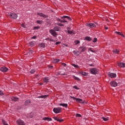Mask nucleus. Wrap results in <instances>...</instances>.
Returning a JSON list of instances; mask_svg holds the SVG:
<instances>
[{
    "label": "nucleus",
    "mask_w": 125,
    "mask_h": 125,
    "mask_svg": "<svg viewBox=\"0 0 125 125\" xmlns=\"http://www.w3.org/2000/svg\"><path fill=\"white\" fill-rule=\"evenodd\" d=\"M61 19H62V23H67V22H68L67 21V20H69V21H71V20H72V19H71V17L68 16H62L61 17Z\"/></svg>",
    "instance_id": "1"
},
{
    "label": "nucleus",
    "mask_w": 125,
    "mask_h": 125,
    "mask_svg": "<svg viewBox=\"0 0 125 125\" xmlns=\"http://www.w3.org/2000/svg\"><path fill=\"white\" fill-rule=\"evenodd\" d=\"M90 72L92 75H96L98 74V70L97 68H91L90 69Z\"/></svg>",
    "instance_id": "2"
},
{
    "label": "nucleus",
    "mask_w": 125,
    "mask_h": 125,
    "mask_svg": "<svg viewBox=\"0 0 125 125\" xmlns=\"http://www.w3.org/2000/svg\"><path fill=\"white\" fill-rule=\"evenodd\" d=\"M62 111V108L60 107H56L53 109V112L55 113V114H59V113H61Z\"/></svg>",
    "instance_id": "3"
},
{
    "label": "nucleus",
    "mask_w": 125,
    "mask_h": 125,
    "mask_svg": "<svg viewBox=\"0 0 125 125\" xmlns=\"http://www.w3.org/2000/svg\"><path fill=\"white\" fill-rule=\"evenodd\" d=\"M9 16L12 19H16L18 17V15H17V14L15 13H10L9 14Z\"/></svg>",
    "instance_id": "4"
},
{
    "label": "nucleus",
    "mask_w": 125,
    "mask_h": 125,
    "mask_svg": "<svg viewBox=\"0 0 125 125\" xmlns=\"http://www.w3.org/2000/svg\"><path fill=\"white\" fill-rule=\"evenodd\" d=\"M50 33L52 36H54L55 38L57 36V33L55 32V30L51 29L50 30Z\"/></svg>",
    "instance_id": "5"
},
{
    "label": "nucleus",
    "mask_w": 125,
    "mask_h": 125,
    "mask_svg": "<svg viewBox=\"0 0 125 125\" xmlns=\"http://www.w3.org/2000/svg\"><path fill=\"white\" fill-rule=\"evenodd\" d=\"M87 27H89V28H95L96 27V25L94 23H87L86 24Z\"/></svg>",
    "instance_id": "6"
},
{
    "label": "nucleus",
    "mask_w": 125,
    "mask_h": 125,
    "mask_svg": "<svg viewBox=\"0 0 125 125\" xmlns=\"http://www.w3.org/2000/svg\"><path fill=\"white\" fill-rule=\"evenodd\" d=\"M79 50L80 51L81 53L83 52L86 50V47L85 46H81L79 47Z\"/></svg>",
    "instance_id": "7"
},
{
    "label": "nucleus",
    "mask_w": 125,
    "mask_h": 125,
    "mask_svg": "<svg viewBox=\"0 0 125 125\" xmlns=\"http://www.w3.org/2000/svg\"><path fill=\"white\" fill-rule=\"evenodd\" d=\"M50 79L48 77H45L43 79V83H45V84H46L49 82Z\"/></svg>",
    "instance_id": "8"
},
{
    "label": "nucleus",
    "mask_w": 125,
    "mask_h": 125,
    "mask_svg": "<svg viewBox=\"0 0 125 125\" xmlns=\"http://www.w3.org/2000/svg\"><path fill=\"white\" fill-rule=\"evenodd\" d=\"M55 121H57V122H59L60 123H62V122H64V120L61 119L60 118L55 117L53 118Z\"/></svg>",
    "instance_id": "9"
},
{
    "label": "nucleus",
    "mask_w": 125,
    "mask_h": 125,
    "mask_svg": "<svg viewBox=\"0 0 125 125\" xmlns=\"http://www.w3.org/2000/svg\"><path fill=\"white\" fill-rule=\"evenodd\" d=\"M17 124H18L19 125H26L25 124V123H24L23 121L21 120H18L17 121Z\"/></svg>",
    "instance_id": "10"
},
{
    "label": "nucleus",
    "mask_w": 125,
    "mask_h": 125,
    "mask_svg": "<svg viewBox=\"0 0 125 125\" xmlns=\"http://www.w3.org/2000/svg\"><path fill=\"white\" fill-rule=\"evenodd\" d=\"M37 14L40 16V17H43V18H47V16L43 14L42 13H38Z\"/></svg>",
    "instance_id": "11"
},
{
    "label": "nucleus",
    "mask_w": 125,
    "mask_h": 125,
    "mask_svg": "<svg viewBox=\"0 0 125 125\" xmlns=\"http://www.w3.org/2000/svg\"><path fill=\"white\" fill-rule=\"evenodd\" d=\"M110 85H111V86H113L115 87L118 85V83H117V82L115 81H112L111 82H110Z\"/></svg>",
    "instance_id": "12"
},
{
    "label": "nucleus",
    "mask_w": 125,
    "mask_h": 125,
    "mask_svg": "<svg viewBox=\"0 0 125 125\" xmlns=\"http://www.w3.org/2000/svg\"><path fill=\"white\" fill-rule=\"evenodd\" d=\"M25 106H30L31 105V100H27L25 102Z\"/></svg>",
    "instance_id": "13"
},
{
    "label": "nucleus",
    "mask_w": 125,
    "mask_h": 125,
    "mask_svg": "<svg viewBox=\"0 0 125 125\" xmlns=\"http://www.w3.org/2000/svg\"><path fill=\"white\" fill-rule=\"evenodd\" d=\"M108 76L110 78H116V77H117V74L115 73H109L108 74Z\"/></svg>",
    "instance_id": "14"
},
{
    "label": "nucleus",
    "mask_w": 125,
    "mask_h": 125,
    "mask_svg": "<svg viewBox=\"0 0 125 125\" xmlns=\"http://www.w3.org/2000/svg\"><path fill=\"white\" fill-rule=\"evenodd\" d=\"M118 66H119V67H123L124 68H125V63L124 62H118Z\"/></svg>",
    "instance_id": "15"
},
{
    "label": "nucleus",
    "mask_w": 125,
    "mask_h": 125,
    "mask_svg": "<svg viewBox=\"0 0 125 125\" xmlns=\"http://www.w3.org/2000/svg\"><path fill=\"white\" fill-rule=\"evenodd\" d=\"M73 53L75 54V55H76L77 56H79L80 54H81V52H79V51L77 50H74L73 51Z\"/></svg>",
    "instance_id": "16"
},
{
    "label": "nucleus",
    "mask_w": 125,
    "mask_h": 125,
    "mask_svg": "<svg viewBox=\"0 0 125 125\" xmlns=\"http://www.w3.org/2000/svg\"><path fill=\"white\" fill-rule=\"evenodd\" d=\"M8 70V68L6 67H2L1 68V71H2V72H7Z\"/></svg>",
    "instance_id": "17"
},
{
    "label": "nucleus",
    "mask_w": 125,
    "mask_h": 125,
    "mask_svg": "<svg viewBox=\"0 0 125 125\" xmlns=\"http://www.w3.org/2000/svg\"><path fill=\"white\" fill-rule=\"evenodd\" d=\"M11 99V100H12V101H14L15 102H16L17 101H18V100H19V99L18 98L15 97H12Z\"/></svg>",
    "instance_id": "18"
},
{
    "label": "nucleus",
    "mask_w": 125,
    "mask_h": 125,
    "mask_svg": "<svg viewBox=\"0 0 125 125\" xmlns=\"http://www.w3.org/2000/svg\"><path fill=\"white\" fill-rule=\"evenodd\" d=\"M76 102H78V103H81L82 104L84 103L82 99L79 98L76 99Z\"/></svg>",
    "instance_id": "19"
},
{
    "label": "nucleus",
    "mask_w": 125,
    "mask_h": 125,
    "mask_svg": "<svg viewBox=\"0 0 125 125\" xmlns=\"http://www.w3.org/2000/svg\"><path fill=\"white\" fill-rule=\"evenodd\" d=\"M35 43H36V42L35 41L33 42H31L29 43V46H34V45H35Z\"/></svg>",
    "instance_id": "20"
},
{
    "label": "nucleus",
    "mask_w": 125,
    "mask_h": 125,
    "mask_svg": "<svg viewBox=\"0 0 125 125\" xmlns=\"http://www.w3.org/2000/svg\"><path fill=\"white\" fill-rule=\"evenodd\" d=\"M60 106H62V107H65L67 108L68 107V104H60Z\"/></svg>",
    "instance_id": "21"
},
{
    "label": "nucleus",
    "mask_w": 125,
    "mask_h": 125,
    "mask_svg": "<svg viewBox=\"0 0 125 125\" xmlns=\"http://www.w3.org/2000/svg\"><path fill=\"white\" fill-rule=\"evenodd\" d=\"M43 121H52L51 118H49L48 117H44L43 118Z\"/></svg>",
    "instance_id": "22"
},
{
    "label": "nucleus",
    "mask_w": 125,
    "mask_h": 125,
    "mask_svg": "<svg viewBox=\"0 0 125 125\" xmlns=\"http://www.w3.org/2000/svg\"><path fill=\"white\" fill-rule=\"evenodd\" d=\"M54 30H55V31H56V32H59V31H60L59 26H55V27H54Z\"/></svg>",
    "instance_id": "23"
},
{
    "label": "nucleus",
    "mask_w": 125,
    "mask_h": 125,
    "mask_svg": "<svg viewBox=\"0 0 125 125\" xmlns=\"http://www.w3.org/2000/svg\"><path fill=\"white\" fill-rule=\"evenodd\" d=\"M84 40L85 41H91V38H90V37L87 36V37H85L84 38Z\"/></svg>",
    "instance_id": "24"
},
{
    "label": "nucleus",
    "mask_w": 125,
    "mask_h": 125,
    "mask_svg": "<svg viewBox=\"0 0 125 125\" xmlns=\"http://www.w3.org/2000/svg\"><path fill=\"white\" fill-rule=\"evenodd\" d=\"M115 34H117V35H120V36H122V37L125 38V36L123 35V34L121 33V32H120L116 31L115 32Z\"/></svg>",
    "instance_id": "25"
},
{
    "label": "nucleus",
    "mask_w": 125,
    "mask_h": 125,
    "mask_svg": "<svg viewBox=\"0 0 125 125\" xmlns=\"http://www.w3.org/2000/svg\"><path fill=\"white\" fill-rule=\"evenodd\" d=\"M60 62V60L59 59H54L53 60V63H58V62Z\"/></svg>",
    "instance_id": "26"
},
{
    "label": "nucleus",
    "mask_w": 125,
    "mask_h": 125,
    "mask_svg": "<svg viewBox=\"0 0 125 125\" xmlns=\"http://www.w3.org/2000/svg\"><path fill=\"white\" fill-rule=\"evenodd\" d=\"M114 53H115V54H119V53L120 52V50L118 49H114L113 50Z\"/></svg>",
    "instance_id": "27"
},
{
    "label": "nucleus",
    "mask_w": 125,
    "mask_h": 125,
    "mask_svg": "<svg viewBox=\"0 0 125 125\" xmlns=\"http://www.w3.org/2000/svg\"><path fill=\"white\" fill-rule=\"evenodd\" d=\"M88 51H91V52H93V53H95V51L93 50L92 48H88Z\"/></svg>",
    "instance_id": "28"
},
{
    "label": "nucleus",
    "mask_w": 125,
    "mask_h": 125,
    "mask_svg": "<svg viewBox=\"0 0 125 125\" xmlns=\"http://www.w3.org/2000/svg\"><path fill=\"white\" fill-rule=\"evenodd\" d=\"M47 97V95H45L40 96L38 97V98H46Z\"/></svg>",
    "instance_id": "29"
},
{
    "label": "nucleus",
    "mask_w": 125,
    "mask_h": 125,
    "mask_svg": "<svg viewBox=\"0 0 125 125\" xmlns=\"http://www.w3.org/2000/svg\"><path fill=\"white\" fill-rule=\"evenodd\" d=\"M37 23H38V24H40V25H42L43 21H37Z\"/></svg>",
    "instance_id": "30"
},
{
    "label": "nucleus",
    "mask_w": 125,
    "mask_h": 125,
    "mask_svg": "<svg viewBox=\"0 0 125 125\" xmlns=\"http://www.w3.org/2000/svg\"><path fill=\"white\" fill-rule=\"evenodd\" d=\"M33 52H34V51H33V50H30L28 53H27V55H31V54H32V53H33Z\"/></svg>",
    "instance_id": "31"
},
{
    "label": "nucleus",
    "mask_w": 125,
    "mask_h": 125,
    "mask_svg": "<svg viewBox=\"0 0 125 125\" xmlns=\"http://www.w3.org/2000/svg\"><path fill=\"white\" fill-rule=\"evenodd\" d=\"M72 65L73 66V67L75 68H77L78 69L79 68V66L78 65V64H72Z\"/></svg>",
    "instance_id": "32"
},
{
    "label": "nucleus",
    "mask_w": 125,
    "mask_h": 125,
    "mask_svg": "<svg viewBox=\"0 0 125 125\" xmlns=\"http://www.w3.org/2000/svg\"><path fill=\"white\" fill-rule=\"evenodd\" d=\"M82 75H83V76H87V75H88V73L84 72H82Z\"/></svg>",
    "instance_id": "33"
},
{
    "label": "nucleus",
    "mask_w": 125,
    "mask_h": 125,
    "mask_svg": "<svg viewBox=\"0 0 125 125\" xmlns=\"http://www.w3.org/2000/svg\"><path fill=\"white\" fill-rule=\"evenodd\" d=\"M102 119L103 121H104V122H107V121H109V119L107 118L102 117Z\"/></svg>",
    "instance_id": "34"
},
{
    "label": "nucleus",
    "mask_w": 125,
    "mask_h": 125,
    "mask_svg": "<svg viewBox=\"0 0 125 125\" xmlns=\"http://www.w3.org/2000/svg\"><path fill=\"white\" fill-rule=\"evenodd\" d=\"M73 79H74V80H76V81H81L80 80V78H79L75 76H73Z\"/></svg>",
    "instance_id": "35"
},
{
    "label": "nucleus",
    "mask_w": 125,
    "mask_h": 125,
    "mask_svg": "<svg viewBox=\"0 0 125 125\" xmlns=\"http://www.w3.org/2000/svg\"><path fill=\"white\" fill-rule=\"evenodd\" d=\"M67 33L68 34H70V35H72V34H73L74 32L71 30H67Z\"/></svg>",
    "instance_id": "36"
},
{
    "label": "nucleus",
    "mask_w": 125,
    "mask_h": 125,
    "mask_svg": "<svg viewBox=\"0 0 125 125\" xmlns=\"http://www.w3.org/2000/svg\"><path fill=\"white\" fill-rule=\"evenodd\" d=\"M47 41H49V42H55V40H53V39H47Z\"/></svg>",
    "instance_id": "37"
},
{
    "label": "nucleus",
    "mask_w": 125,
    "mask_h": 125,
    "mask_svg": "<svg viewBox=\"0 0 125 125\" xmlns=\"http://www.w3.org/2000/svg\"><path fill=\"white\" fill-rule=\"evenodd\" d=\"M57 25H58V26H60L61 27H63L64 26V24L60 23H58Z\"/></svg>",
    "instance_id": "38"
},
{
    "label": "nucleus",
    "mask_w": 125,
    "mask_h": 125,
    "mask_svg": "<svg viewBox=\"0 0 125 125\" xmlns=\"http://www.w3.org/2000/svg\"><path fill=\"white\" fill-rule=\"evenodd\" d=\"M36 72V70H35V69H32L30 71V73L31 74H34V73H35Z\"/></svg>",
    "instance_id": "39"
},
{
    "label": "nucleus",
    "mask_w": 125,
    "mask_h": 125,
    "mask_svg": "<svg viewBox=\"0 0 125 125\" xmlns=\"http://www.w3.org/2000/svg\"><path fill=\"white\" fill-rule=\"evenodd\" d=\"M76 117H77V118H81V117H82V115H81V114L78 113V114H76Z\"/></svg>",
    "instance_id": "40"
},
{
    "label": "nucleus",
    "mask_w": 125,
    "mask_h": 125,
    "mask_svg": "<svg viewBox=\"0 0 125 125\" xmlns=\"http://www.w3.org/2000/svg\"><path fill=\"white\" fill-rule=\"evenodd\" d=\"M97 42V38H95L93 41V42Z\"/></svg>",
    "instance_id": "41"
},
{
    "label": "nucleus",
    "mask_w": 125,
    "mask_h": 125,
    "mask_svg": "<svg viewBox=\"0 0 125 125\" xmlns=\"http://www.w3.org/2000/svg\"><path fill=\"white\" fill-rule=\"evenodd\" d=\"M75 44H79V43H80V41H75Z\"/></svg>",
    "instance_id": "42"
},
{
    "label": "nucleus",
    "mask_w": 125,
    "mask_h": 125,
    "mask_svg": "<svg viewBox=\"0 0 125 125\" xmlns=\"http://www.w3.org/2000/svg\"><path fill=\"white\" fill-rule=\"evenodd\" d=\"M34 30H38V29H40V26H36L34 28Z\"/></svg>",
    "instance_id": "43"
},
{
    "label": "nucleus",
    "mask_w": 125,
    "mask_h": 125,
    "mask_svg": "<svg viewBox=\"0 0 125 125\" xmlns=\"http://www.w3.org/2000/svg\"><path fill=\"white\" fill-rule=\"evenodd\" d=\"M60 43H61V42H58L55 43V44H56V45H58V44H60Z\"/></svg>",
    "instance_id": "44"
},
{
    "label": "nucleus",
    "mask_w": 125,
    "mask_h": 125,
    "mask_svg": "<svg viewBox=\"0 0 125 125\" xmlns=\"http://www.w3.org/2000/svg\"><path fill=\"white\" fill-rule=\"evenodd\" d=\"M73 88H75V89H80V88H79V87H77V85L74 86Z\"/></svg>",
    "instance_id": "45"
},
{
    "label": "nucleus",
    "mask_w": 125,
    "mask_h": 125,
    "mask_svg": "<svg viewBox=\"0 0 125 125\" xmlns=\"http://www.w3.org/2000/svg\"><path fill=\"white\" fill-rule=\"evenodd\" d=\"M57 21H59V22H61V23H62V20H60V19H58Z\"/></svg>",
    "instance_id": "46"
},
{
    "label": "nucleus",
    "mask_w": 125,
    "mask_h": 125,
    "mask_svg": "<svg viewBox=\"0 0 125 125\" xmlns=\"http://www.w3.org/2000/svg\"><path fill=\"white\" fill-rule=\"evenodd\" d=\"M3 95V92L2 91L0 90V95Z\"/></svg>",
    "instance_id": "47"
},
{
    "label": "nucleus",
    "mask_w": 125,
    "mask_h": 125,
    "mask_svg": "<svg viewBox=\"0 0 125 125\" xmlns=\"http://www.w3.org/2000/svg\"><path fill=\"white\" fill-rule=\"evenodd\" d=\"M62 65L63 66V67H66V63H62Z\"/></svg>",
    "instance_id": "48"
},
{
    "label": "nucleus",
    "mask_w": 125,
    "mask_h": 125,
    "mask_svg": "<svg viewBox=\"0 0 125 125\" xmlns=\"http://www.w3.org/2000/svg\"><path fill=\"white\" fill-rule=\"evenodd\" d=\"M31 39H37V36H33V37H32V38Z\"/></svg>",
    "instance_id": "49"
},
{
    "label": "nucleus",
    "mask_w": 125,
    "mask_h": 125,
    "mask_svg": "<svg viewBox=\"0 0 125 125\" xmlns=\"http://www.w3.org/2000/svg\"><path fill=\"white\" fill-rule=\"evenodd\" d=\"M71 98H73V99H75L76 101H77V99H78V98H76L75 97H71Z\"/></svg>",
    "instance_id": "50"
},
{
    "label": "nucleus",
    "mask_w": 125,
    "mask_h": 125,
    "mask_svg": "<svg viewBox=\"0 0 125 125\" xmlns=\"http://www.w3.org/2000/svg\"><path fill=\"white\" fill-rule=\"evenodd\" d=\"M21 26L23 28H26V26H25V24H21Z\"/></svg>",
    "instance_id": "51"
},
{
    "label": "nucleus",
    "mask_w": 125,
    "mask_h": 125,
    "mask_svg": "<svg viewBox=\"0 0 125 125\" xmlns=\"http://www.w3.org/2000/svg\"><path fill=\"white\" fill-rule=\"evenodd\" d=\"M67 31H70V30H71V28L68 27H67Z\"/></svg>",
    "instance_id": "52"
},
{
    "label": "nucleus",
    "mask_w": 125,
    "mask_h": 125,
    "mask_svg": "<svg viewBox=\"0 0 125 125\" xmlns=\"http://www.w3.org/2000/svg\"><path fill=\"white\" fill-rule=\"evenodd\" d=\"M104 29H105V30H108V27L107 26H104Z\"/></svg>",
    "instance_id": "53"
},
{
    "label": "nucleus",
    "mask_w": 125,
    "mask_h": 125,
    "mask_svg": "<svg viewBox=\"0 0 125 125\" xmlns=\"http://www.w3.org/2000/svg\"><path fill=\"white\" fill-rule=\"evenodd\" d=\"M41 45L43 47L44 46V44L42 43Z\"/></svg>",
    "instance_id": "54"
},
{
    "label": "nucleus",
    "mask_w": 125,
    "mask_h": 125,
    "mask_svg": "<svg viewBox=\"0 0 125 125\" xmlns=\"http://www.w3.org/2000/svg\"><path fill=\"white\" fill-rule=\"evenodd\" d=\"M90 66H91V67H93V64H90Z\"/></svg>",
    "instance_id": "55"
},
{
    "label": "nucleus",
    "mask_w": 125,
    "mask_h": 125,
    "mask_svg": "<svg viewBox=\"0 0 125 125\" xmlns=\"http://www.w3.org/2000/svg\"><path fill=\"white\" fill-rule=\"evenodd\" d=\"M43 84V83H40V85H42Z\"/></svg>",
    "instance_id": "56"
},
{
    "label": "nucleus",
    "mask_w": 125,
    "mask_h": 125,
    "mask_svg": "<svg viewBox=\"0 0 125 125\" xmlns=\"http://www.w3.org/2000/svg\"><path fill=\"white\" fill-rule=\"evenodd\" d=\"M60 75H65V73H60Z\"/></svg>",
    "instance_id": "57"
},
{
    "label": "nucleus",
    "mask_w": 125,
    "mask_h": 125,
    "mask_svg": "<svg viewBox=\"0 0 125 125\" xmlns=\"http://www.w3.org/2000/svg\"><path fill=\"white\" fill-rule=\"evenodd\" d=\"M53 66H49V68H53Z\"/></svg>",
    "instance_id": "58"
},
{
    "label": "nucleus",
    "mask_w": 125,
    "mask_h": 125,
    "mask_svg": "<svg viewBox=\"0 0 125 125\" xmlns=\"http://www.w3.org/2000/svg\"><path fill=\"white\" fill-rule=\"evenodd\" d=\"M65 46H68V44H66V45H65Z\"/></svg>",
    "instance_id": "59"
},
{
    "label": "nucleus",
    "mask_w": 125,
    "mask_h": 125,
    "mask_svg": "<svg viewBox=\"0 0 125 125\" xmlns=\"http://www.w3.org/2000/svg\"><path fill=\"white\" fill-rule=\"evenodd\" d=\"M38 77H39V75H37V78H38Z\"/></svg>",
    "instance_id": "60"
}]
</instances>
